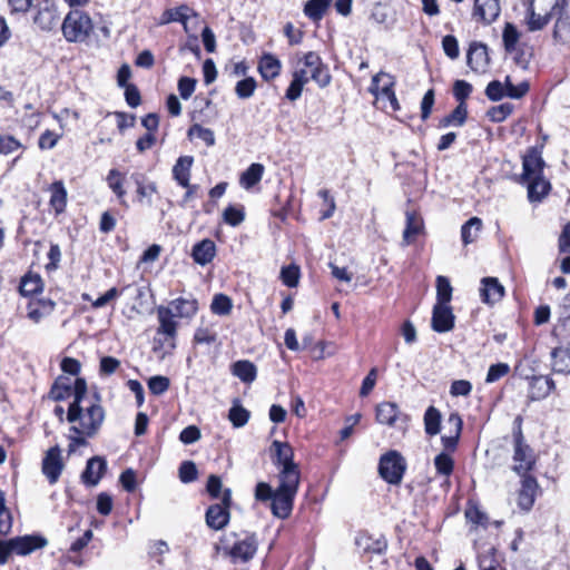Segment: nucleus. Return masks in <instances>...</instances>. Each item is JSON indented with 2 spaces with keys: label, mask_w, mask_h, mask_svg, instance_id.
I'll use <instances>...</instances> for the list:
<instances>
[{
  "label": "nucleus",
  "mask_w": 570,
  "mask_h": 570,
  "mask_svg": "<svg viewBox=\"0 0 570 570\" xmlns=\"http://www.w3.org/2000/svg\"><path fill=\"white\" fill-rule=\"evenodd\" d=\"M105 410L97 395L90 397L83 379H76V399L69 404L67 421L70 424L68 433V454L77 452L87 445V440L96 436L105 421Z\"/></svg>",
  "instance_id": "f257e3e1"
},
{
  "label": "nucleus",
  "mask_w": 570,
  "mask_h": 570,
  "mask_svg": "<svg viewBox=\"0 0 570 570\" xmlns=\"http://www.w3.org/2000/svg\"><path fill=\"white\" fill-rule=\"evenodd\" d=\"M292 77L285 92V97L289 101H295L301 97L304 86L309 80L315 81L321 88L327 87L332 80L327 66L314 51L296 57Z\"/></svg>",
  "instance_id": "f03ea898"
},
{
  "label": "nucleus",
  "mask_w": 570,
  "mask_h": 570,
  "mask_svg": "<svg viewBox=\"0 0 570 570\" xmlns=\"http://www.w3.org/2000/svg\"><path fill=\"white\" fill-rule=\"evenodd\" d=\"M197 311L198 302L195 298L179 297L171 301L167 306H158L156 309L159 323L157 328L159 338H157V342L164 347L174 350L178 326L175 318L189 320L196 315Z\"/></svg>",
  "instance_id": "7ed1b4c3"
},
{
  "label": "nucleus",
  "mask_w": 570,
  "mask_h": 570,
  "mask_svg": "<svg viewBox=\"0 0 570 570\" xmlns=\"http://www.w3.org/2000/svg\"><path fill=\"white\" fill-rule=\"evenodd\" d=\"M298 485L299 481L293 474L289 478L284 475V480L278 479V487L272 498V512L275 517L286 519L291 514Z\"/></svg>",
  "instance_id": "20e7f679"
},
{
  "label": "nucleus",
  "mask_w": 570,
  "mask_h": 570,
  "mask_svg": "<svg viewBox=\"0 0 570 570\" xmlns=\"http://www.w3.org/2000/svg\"><path fill=\"white\" fill-rule=\"evenodd\" d=\"M61 29L67 41H83L92 31V22L85 12L73 10L66 16Z\"/></svg>",
  "instance_id": "39448f33"
},
{
  "label": "nucleus",
  "mask_w": 570,
  "mask_h": 570,
  "mask_svg": "<svg viewBox=\"0 0 570 570\" xmlns=\"http://www.w3.org/2000/svg\"><path fill=\"white\" fill-rule=\"evenodd\" d=\"M405 469V460L397 451H389L380 459L379 473L390 484H400Z\"/></svg>",
  "instance_id": "423d86ee"
},
{
  "label": "nucleus",
  "mask_w": 570,
  "mask_h": 570,
  "mask_svg": "<svg viewBox=\"0 0 570 570\" xmlns=\"http://www.w3.org/2000/svg\"><path fill=\"white\" fill-rule=\"evenodd\" d=\"M272 450L275 454V464L279 466L278 479L284 480V475L289 478V474L295 478L296 481L301 480V473L298 465L294 462V452L292 446L286 442L274 441L272 443Z\"/></svg>",
  "instance_id": "0eeeda50"
},
{
  "label": "nucleus",
  "mask_w": 570,
  "mask_h": 570,
  "mask_svg": "<svg viewBox=\"0 0 570 570\" xmlns=\"http://www.w3.org/2000/svg\"><path fill=\"white\" fill-rule=\"evenodd\" d=\"M258 541L255 534H247L237 539L229 548H224V552L230 557L234 563L248 562L257 551Z\"/></svg>",
  "instance_id": "6e6552de"
},
{
  "label": "nucleus",
  "mask_w": 570,
  "mask_h": 570,
  "mask_svg": "<svg viewBox=\"0 0 570 570\" xmlns=\"http://www.w3.org/2000/svg\"><path fill=\"white\" fill-rule=\"evenodd\" d=\"M230 500V490L226 489L223 493L222 503H217L208 508L206 512V523L209 528L214 530H220L228 523V508Z\"/></svg>",
  "instance_id": "1a4fd4ad"
},
{
  "label": "nucleus",
  "mask_w": 570,
  "mask_h": 570,
  "mask_svg": "<svg viewBox=\"0 0 570 570\" xmlns=\"http://www.w3.org/2000/svg\"><path fill=\"white\" fill-rule=\"evenodd\" d=\"M393 77L382 71L373 77L370 92L375 97L386 98L390 101L392 109L397 110L400 105L393 91Z\"/></svg>",
  "instance_id": "9d476101"
},
{
  "label": "nucleus",
  "mask_w": 570,
  "mask_h": 570,
  "mask_svg": "<svg viewBox=\"0 0 570 570\" xmlns=\"http://www.w3.org/2000/svg\"><path fill=\"white\" fill-rule=\"evenodd\" d=\"M522 183L527 184L543 176L544 161L537 148H530L522 158Z\"/></svg>",
  "instance_id": "9b49d317"
},
{
  "label": "nucleus",
  "mask_w": 570,
  "mask_h": 570,
  "mask_svg": "<svg viewBox=\"0 0 570 570\" xmlns=\"http://www.w3.org/2000/svg\"><path fill=\"white\" fill-rule=\"evenodd\" d=\"M63 468L60 448L58 445L50 448L45 454L41 468L50 484L59 480Z\"/></svg>",
  "instance_id": "f8f14e48"
},
{
  "label": "nucleus",
  "mask_w": 570,
  "mask_h": 570,
  "mask_svg": "<svg viewBox=\"0 0 570 570\" xmlns=\"http://www.w3.org/2000/svg\"><path fill=\"white\" fill-rule=\"evenodd\" d=\"M514 471L522 474L528 472L533 465V455L528 445L523 443L522 434L519 432L514 439Z\"/></svg>",
  "instance_id": "ddd939ff"
},
{
  "label": "nucleus",
  "mask_w": 570,
  "mask_h": 570,
  "mask_svg": "<svg viewBox=\"0 0 570 570\" xmlns=\"http://www.w3.org/2000/svg\"><path fill=\"white\" fill-rule=\"evenodd\" d=\"M431 325L438 333L450 332L454 327V315L450 304L434 305Z\"/></svg>",
  "instance_id": "4468645a"
},
{
  "label": "nucleus",
  "mask_w": 570,
  "mask_h": 570,
  "mask_svg": "<svg viewBox=\"0 0 570 570\" xmlns=\"http://www.w3.org/2000/svg\"><path fill=\"white\" fill-rule=\"evenodd\" d=\"M355 544L363 556L381 554L387 547L383 535L373 537L368 533H360L355 539Z\"/></svg>",
  "instance_id": "2eb2a0df"
},
{
  "label": "nucleus",
  "mask_w": 570,
  "mask_h": 570,
  "mask_svg": "<svg viewBox=\"0 0 570 570\" xmlns=\"http://www.w3.org/2000/svg\"><path fill=\"white\" fill-rule=\"evenodd\" d=\"M466 62L473 71L479 73L485 72L490 62L487 46L480 42L471 43L466 55Z\"/></svg>",
  "instance_id": "dca6fc26"
},
{
  "label": "nucleus",
  "mask_w": 570,
  "mask_h": 570,
  "mask_svg": "<svg viewBox=\"0 0 570 570\" xmlns=\"http://www.w3.org/2000/svg\"><path fill=\"white\" fill-rule=\"evenodd\" d=\"M499 0H474L473 18L483 23L493 22L500 14Z\"/></svg>",
  "instance_id": "f3484780"
},
{
  "label": "nucleus",
  "mask_w": 570,
  "mask_h": 570,
  "mask_svg": "<svg viewBox=\"0 0 570 570\" xmlns=\"http://www.w3.org/2000/svg\"><path fill=\"white\" fill-rule=\"evenodd\" d=\"M14 554L28 556L48 544V540L41 535H23L12 538Z\"/></svg>",
  "instance_id": "a211bd4d"
},
{
  "label": "nucleus",
  "mask_w": 570,
  "mask_h": 570,
  "mask_svg": "<svg viewBox=\"0 0 570 570\" xmlns=\"http://www.w3.org/2000/svg\"><path fill=\"white\" fill-rule=\"evenodd\" d=\"M107 470V462L101 456H94L88 460L85 471L81 474L82 482L87 485L95 487Z\"/></svg>",
  "instance_id": "6ab92c4d"
},
{
  "label": "nucleus",
  "mask_w": 570,
  "mask_h": 570,
  "mask_svg": "<svg viewBox=\"0 0 570 570\" xmlns=\"http://www.w3.org/2000/svg\"><path fill=\"white\" fill-rule=\"evenodd\" d=\"M406 225L403 232L402 245L407 246L412 244L416 237L424 232V223L422 217L414 210H406L405 213Z\"/></svg>",
  "instance_id": "aec40b11"
},
{
  "label": "nucleus",
  "mask_w": 570,
  "mask_h": 570,
  "mask_svg": "<svg viewBox=\"0 0 570 570\" xmlns=\"http://www.w3.org/2000/svg\"><path fill=\"white\" fill-rule=\"evenodd\" d=\"M551 365L554 372L570 374V342H561L551 352Z\"/></svg>",
  "instance_id": "412c9836"
},
{
  "label": "nucleus",
  "mask_w": 570,
  "mask_h": 570,
  "mask_svg": "<svg viewBox=\"0 0 570 570\" xmlns=\"http://www.w3.org/2000/svg\"><path fill=\"white\" fill-rule=\"evenodd\" d=\"M481 283L480 295L484 303L494 304L503 297L504 287L499 283L498 278L484 277Z\"/></svg>",
  "instance_id": "4be33fe9"
},
{
  "label": "nucleus",
  "mask_w": 570,
  "mask_h": 570,
  "mask_svg": "<svg viewBox=\"0 0 570 570\" xmlns=\"http://www.w3.org/2000/svg\"><path fill=\"white\" fill-rule=\"evenodd\" d=\"M55 306L56 304L51 299L31 301L27 306V317L38 324L53 312Z\"/></svg>",
  "instance_id": "5701e85b"
},
{
  "label": "nucleus",
  "mask_w": 570,
  "mask_h": 570,
  "mask_svg": "<svg viewBox=\"0 0 570 570\" xmlns=\"http://www.w3.org/2000/svg\"><path fill=\"white\" fill-rule=\"evenodd\" d=\"M538 483L531 476H524L518 494V504L521 509L529 511L535 499Z\"/></svg>",
  "instance_id": "b1692460"
},
{
  "label": "nucleus",
  "mask_w": 570,
  "mask_h": 570,
  "mask_svg": "<svg viewBox=\"0 0 570 570\" xmlns=\"http://www.w3.org/2000/svg\"><path fill=\"white\" fill-rule=\"evenodd\" d=\"M282 62L272 53H264L258 62V71L263 79L269 81L279 76Z\"/></svg>",
  "instance_id": "393cba45"
},
{
  "label": "nucleus",
  "mask_w": 570,
  "mask_h": 570,
  "mask_svg": "<svg viewBox=\"0 0 570 570\" xmlns=\"http://www.w3.org/2000/svg\"><path fill=\"white\" fill-rule=\"evenodd\" d=\"M50 397L55 401H62L69 397L76 399V380L59 377L50 390Z\"/></svg>",
  "instance_id": "a878e982"
},
{
  "label": "nucleus",
  "mask_w": 570,
  "mask_h": 570,
  "mask_svg": "<svg viewBox=\"0 0 570 570\" xmlns=\"http://www.w3.org/2000/svg\"><path fill=\"white\" fill-rule=\"evenodd\" d=\"M191 16H196L193 10L187 6H180L178 8H171L164 11L160 18V24L169 22H181L185 31H188L187 21Z\"/></svg>",
  "instance_id": "bb28decb"
},
{
  "label": "nucleus",
  "mask_w": 570,
  "mask_h": 570,
  "mask_svg": "<svg viewBox=\"0 0 570 570\" xmlns=\"http://www.w3.org/2000/svg\"><path fill=\"white\" fill-rule=\"evenodd\" d=\"M216 255V245L212 239H203L193 247V258L199 265L210 263Z\"/></svg>",
  "instance_id": "cd10ccee"
},
{
  "label": "nucleus",
  "mask_w": 570,
  "mask_h": 570,
  "mask_svg": "<svg viewBox=\"0 0 570 570\" xmlns=\"http://www.w3.org/2000/svg\"><path fill=\"white\" fill-rule=\"evenodd\" d=\"M399 406L393 402H382L376 406V421L393 426L400 415Z\"/></svg>",
  "instance_id": "c85d7f7f"
},
{
  "label": "nucleus",
  "mask_w": 570,
  "mask_h": 570,
  "mask_svg": "<svg viewBox=\"0 0 570 570\" xmlns=\"http://www.w3.org/2000/svg\"><path fill=\"white\" fill-rule=\"evenodd\" d=\"M135 183L137 186V202L141 205L151 206L153 195L157 193V185L154 181L145 183L141 175L135 176Z\"/></svg>",
  "instance_id": "c756f323"
},
{
  "label": "nucleus",
  "mask_w": 570,
  "mask_h": 570,
  "mask_svg": "<svg viewBox=\"0 0 570 570\" xmlns=\"http://www.w3.org/2000/svg\"><path fill=\"white\" fill-rule=\"evenodd\" d=\"M525 185L528 188V198L532 203L541 202L551 189V185L544 176L533 179Z\"/></svg>",
  "instance_id": "7c9ffc66"
},
{
  "label": "nucleus",
  "mask_w": 570,
  "mask_h": 570,
  "mask_svg": "<svg viewBox=\"0 0 570 570\" xmlns=\"http://www.w3.org/2000/svg\"><path fill=\"white\" fill-rule=\"evenodd\" d=\"M193 165V157L183 156L179 157L174 165L173 175L174 178L181 187H187L190 179V168Z\"/></svg>",
  "instance_id": "2f4dec72"
},
{
  "label": "nucleus",
  "mask_w": 570,
  "mask_h": 570,
  "mask_svg": "<svg viewBox=\"0 0 570 570\" xmlns=\"http://www.w3.org/2000/svg\"><path fill=\"white\" fill-rule=\"evenodd\" d=\"M232 373L244 383H252L255 381L257 375V368L254 363L242 360L237 361L232 365Z\"/></svg>",
  "instance_id": "473e14b6"
},
{
  "label": "nucleus",
  "mask_w": 570,
  "mask_h": 570,
  "mask_svg": "<svg viewBox=\"0 0 570 570\" xmlns=\"http://www.w3.org/2000/svg\"><path fill=\"white\" fill-rule=\"evenodd\" d=\"M35 23L42 30L49 31L59 23V16L53 7H45L35 17Z\"/></svg>",
  "instance_id": "72a5a7b5"
},
{
  "label": "nucleus",
  "mask_w": 570,
  "mask_h": 570,
  "mask_svg": "<svg viewBox=\"0 0 570 570\" xmlns=\"http://www.w3.org/2000/svg\"><path fill=\"white\" fill-rule=\"evenodd\" d=\"M554 387V382L551 379L547 376H535L531 381V399H543L548 396Z\"/></svg>",
  "instance_id": "f704fd0d"
},
{
  "label": "nucleus",
  "mask_w": 570,
  "mask_h": 570,
  "mask_svg": "<svg viewBox=\"0 0 570 570\" xmlns=\"http://www.w3.org/2000/svg\"><path fill=\"white\" fill-rule=\"evenodd\" d=\"M125 179H126L125 174L120 173L118 169H110L106 177L108 187L117 196L120 204H125V196H126V189L124 187Z\"/></svg>",
  "instance_id": "c9c22d12"
},
{
  "label": "nucleus",
  "mask_w": 570,
  "mask_h": 570,
  "mask_svg": "<svg viewBox=\"0 0 570 570\" xmlns=\"http://www.w3.org/2000/svg\"><path fill=\"white\" fill-rule=\"evenodd\" d=\"M468 117V109L465 104H459L458 107L448 116L442 118L439 122L440 128L449 126L461 127L464 125Z\"/></svg>",
  "instance_id": "e433bc0d"
},
{
  "label": "nucleus",
  "mask_w": 570,
  "mask_h": 570,
  "mask_svg": "<svg viewBox=\"0 0 570 570\" xmlns=\"http://www.w3.org/2000/svg\"><path fill=\"white\" fill-rule=\"evenodd\" d=\"M264 166L262 164H252L240 176L239 184L249 189L255 186L263 177Z\"/></svg>",
  "instance_id": "4c0bfd02"
},
{
  "label": "nucleus",
  "mask_w": 570,
  "mask_h": 570,
  "mask_svg": "<svg viewBox=\"0 0 570 570\" xmlns=\"http://www.w3.org/2000/svg\"><path fill=\"white\" fill-rule=\"evenodd\" d=\"M557 20L553 28V39L561 43L570 41V20L563 13L556 16Z\"/></svg>",
  "instance_id": "58836bf2"
},
{
  "label": "nucleus",
  "mask_w": 570,
  "mask_h": 570,
  "mask_svg": "<svg viewBox=\"0 0 570 570\" xmlns=\"http://www.w3.org/2000/svg\"><path fill=\"white\" fill-rule=\"evenodd\" d=\"M482 228V220L479 217L470 218L461 228L462 242L464 245L473 243Z\"/></svg>",
  "instance_id": "ea45409f"
},
{
  "label": "nucleus",
  "mask_w": 570,
  "mask_h": 570,
  "mask_svg": "<svg viewBox=\"0 0 570 570\" xmlns=\"http://www.w3.org/2000/svg\"><path fill=\"white\" fill-rule=\"evenodd\" d=\"M332 0H308L304 13L312 20H321Z\"/></svg>",
  "instance_id": "a19ab883"
},
{
  "label": "nucleus",
  "mask_w": 570,
  "mask_h": 570,
  "mask_svg": "<svg viewBox=\"0 0 570 570\" xmlns=\"http://www.w3.org/2000/svg\"><path fill=\"white\" fill-rule=\"evenodd\" d=\"M51 197L50 204L57 213H61L65 209L67 200V191L61 181H56L51 185Z\"/></svg>",
  "instance_id": "79ce46f5"
},
{
  "label": "nucleus",
  "mask_w": 570,
  "mask_h": 570,
  "mask_svg": "<svg viewBox=\"0 0 570 570\" xmlns=\"http://www.w3.org/2000/svg\"><path fill=\"white\" fill-rule=\"evenodd\" d=\"M441 413L434 406L428 407L424 414L425 432L429 435H436L440 432Z\"/></svg>",
  "instance_id": "37998d69"
},
{
  "label": "nucleus",
  "mask_w": 570,
  "mask_h": 570,
  "mask_svg": "<svg viewBox=\"0 0 570 570\" xmlns=\"http://www.w3.org/2000/svg\"><path fill=\"white\" fill-rule=\"evenodd\" d=\"M452 298V286L449 279L444 276L436 278V303L435 304H450Z\"/></svg>",
  "instance_id": "c03bdc74"
},
{
  "label": "nucleus",
  "mask_w": 570,
  "mask_h": 570,
  "mask_svg": "<svg viewBox=\"0 0 570 570\" xmlns=\"http://www.w3.org/2000/svg\"><path fill=\"white\" fill-rule=\"evenodd\" d=\"M249 412L239 404H234L228 413V419L235 428L244 426L249 420Z\"/></svg>",
  "instance_id": "a18cd8bd"
},
{
  "label": "nucleus",
  "mask_w": 570,
  "mask_h": 570,
  "mask_svg": "<svg viewBox=\"0 0 570 570\" xmlns=\"http://www.w3.org/2000/svg\"><path fill=\"white\" fill-rule=\"evenodd\" d=\"M232 307V299L223 294L215 295L210 305L212 312L217 315H228Z\"/></svg>",
  "instance_id": "49530a36"
},
{
  "label": "nucleus",
  "mask_w": 570,
  "mask_h": 570,
  "mask_svg": "<svg viewBox=\"0 0 570 570\" xmlns=\"http://www.w3.org/2000/svg\"><path fill=\"white\" fill-rule=\"evenodd\" d=\"M42 288V282L39 276H26L22 278L20 284V293L24 296L36 294Z\"/></svg>",
  "instance_id": "de8ad7c7"
},
{
  "label": "nucleus",
  "mask_w": 570,
  "mask_h": 570,
  "mask_svg": "<svg viewBox=\"0 0 570 570\" xmlns=\"http://www.w3.org/2000/svg\"><path fill=\"white\" fill-rule=\"evenodd\" d=\"M553 16H550V13L548 11H546L544 14H540V13H535L533 10H530L528 21H527L528 29L530 31L541 30L548 24V22L550 21V19Z\"/></svg>",
  "instance_id": "09e8293b"
},
{
  "label": "nucleus",
  "mask_w": 570,
  "mask_h": 570,
  "mask_svg": "<svg viewBox=\"0 0 570 570\" xmlns=\"http://www.w3.org/2000/svg\"><path fill=\"white\" fill-rule=\"evenodd\" d=\"M520 39L518 29L512 23H507L503 30V43L508 52L515 50V46Z\"/></svg>",
  "instance_id": "8fccbe9b"
},
{
  "label": "nucleus",
  "mask_w": 570,
  "mask_h": 570,
  "mask_svg": "<svg viewBox=\"0 0 570 570\" xmlns=\"http://www.w3.org/2000/svg\"><path fill=\"white\" fill-rule=\"evenodd\" d=\"M256 89V81L254 78L248 77L236 83L235 92L238 98L247 99L252 97Z\"/></svg>",
  "instance_id": "3c124183"
},
{
  "label": "nucleus",
  "mask_w": 570,
  "mask_h": 570,
  "mask_svg": "<svg viewBox=\"0 0 570 570\" xmlns=\"http://www.w3.org/2000/svg\"><path fill=\"white\" fill-rule=\"evenodd\" d=\"M224 222L230 226H238L245 219L242 207L228 206L223 213Z\"/></svg>",
  "instance_id": "603ef678"
},
{
  "label": "nucleus",
  "mask_w": 570,
  "mask_h": 570,
  "mask_svg": "<svg viewBox=\"0 0 570 570\" xmlns=\"http://www.w3.org/2000/svg\"><path fill=\"white\" fill-rule=\"evenodd\" d=\"M281 279L288 287H296L299 279V267L297 265L285 266L281 271Z\"/></svg>",
  "instance_id": "864d4df0"
},
{
  "label": "nucleus",
  "mask_w": 570,
  "mask_h": 570,
  "mask_svg": "<svg viewBox=\"0 0 570 570\" xmlns=\"http://www.w3.org/2000/svg\"><path fill=\"white\" fill-rule=\"evenodd\" d=\"M188 135L189 136H196L197 138L202 139L203 141H205V144L207 146H213L215 145V135H214V131L209 128H205L198 124H195L193 125L190 128H189V131H188Z\"/></svg>",
  "instance_id": "5fc2aeb1"
},
{
  "label": "nucleus",
  "mask_w": 570,
  "mask_h": 570,
  "mask_svg": "<svg viewBox=\"0 0 570 570\" xmlns=\"http://www.w3.org/2000/svg\"><path fill=\"white\" fill-rule=\"evenodd\" d=\"M550 16H558L564 12L568 0H535Z\"/></svg>",
  "instance_id": "6e6d98bb"
},
{
  "label": "nucleus",
  "mask_w": 570,
  "mask_h": 570,
  "mask_svg": "<svg viewBox=\"0 0 570 570\" xmlns=\"http://www.w3.org/2000/svg\"><path fill=\"white\" fill-rule=\"evenodd\" d=\"M513 111V106L509 102L501 104L499 106L492 107L488 111V116L494 122H501L507 119L508 116Z\"/></svg>",
  "instance_id": "4d7b16f0"
},
{
  "label": "nucleus",
  "mask_w": 570,
  "mask_h": 570,
  "mask_svg": "<svg viewBox=\"0 0 570 570\" xmlns=\"http://www.w3.org/2000/svg\"><path fill=\"white\" fill-rule=\"evenodd\" d=\"M510 371V366L507 363H497L492 364L489 367L485 382L487 383H494L505 376Z\"/></svg>",
  "instance_id": "13d9d810"
},
{
  "label": "nucleus",
  "mask_w": 570,
  "mask_h": 570,
  "mask_svg": "<svg viewBox=\"0 0 570 570\" xmlns=\"http://www.w3.org/2000/svg\"><path fill=\"white\" fill-rule=\"evenodd\" d=\"M169 379L166 376H153L148 381V389L155 395L164 394L169 387Z\"/></svg>",
  "instance_id": "bf43d9fd"
},
{
  "label": "nucleus",
  "mask_w": 570,
  "mask_h": 570,
  "mask_svg": "<svg viewBox=\"0 0 570 570\" xmlns=\"http://www.w3.org/2000/svg\"><path fill=\"white\" fill-rule=\"evenodd\" d=\"M436 471L443 475H450L453 471V460L445 453H440L434 459Z\"/></svg>",
  "instance_id": "052dcab7"
},
{
  "label": "nucleus",
  "mask_w": 570,
  "mask_h": 570,
  "mask_svg": "<svg viewBox=\"0 0 570 570\" xmlns=\"http://www.w3.org/2000/svg\"><path fill=\"white\" fill-rule=\"evenodd\" d=\"M179 479L184 483H189L197 479V468L193 461L181 463L179 468Z\"/></svg>",
  "instance_id": "680f3d73"
},
{
  "label": "nucleus",
  "mask_w": 570,
  "mask_h": 570,
  "mask_svg": "<svg viewBox=\"0 0 570 570\" xmlns=\"http://www.w3.org/2000/svg\"><path fill=\"white\" fill-rule=\"evenodd\" d=\"M22 147L21 142L13 136H0V154L10 155Z\"/></svg>",
  "instance_id": "e2e57ef3"
},
{
  "label": "nucleus",
  "mask_w": 570,
  "mask_h": 570,
  "mask_svg": "<svg viewBox=\"0 0 570 570\" xmlns=\"http://www.w3.org/2000/svg\"><path fill=\"white\" fill-rule=\"evenodd\" d=\"M485 95L487 97L492 101H499L504 96H507V91L504 90V86L499 80H493L488 83L485 88Z\"/></svg>",
  "instance_id": "0e129e2a"
},
{
  "label": "nucleus",
  "mask_w": 570,
  "mask_h": 570,
  "mask_svg": "<svg viewBox=\"0 0 570 570\" xmlns=\"http://www.w3.org/2000/svg\"><path fill=\"white\" fill-rule=\"evenodd\" d=\"M120 367V361L112 356H104L100 358L99 373L100 375H111Z\"/></svg>",
  "instance_id": "69168bd1"
},
{
  "label": "nucleus",
  "mask_w": 570,
  "mask_h": 570,
  "mask_svg": "<svg viewBox=\"0 0 570 570\" xmlns=\"http://www.w3.org/2000/svg\"><path fill=\"white\" fill-rule=\"evenodd\" d=\"M472 91V86L464 80H456L453 86V94L460 104H465V99Z\"/></svg>",
  "instance_id": "338daca9"
},
{
  "label": "nucleus",
  "mask_w": 570,
  "mask_h": 570,
  "mask_svg": "<svg viewBox=\"0 0 570 570\" xmlns=\"http://www.w3.org/2000/svg\"><path fill=\"white\" fill-rule=\"evenodd\" d=\"M472 391V384L466 380L453 381L450 389L452 396H468Z\"/></svg>",
  "instance_id": "774afa93"
}]
</instances>
